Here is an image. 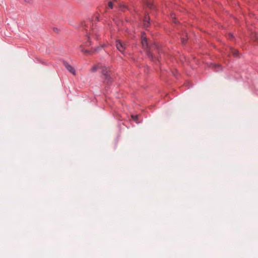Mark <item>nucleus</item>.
<instances>
[{
	"mask_svg": "<svg viewBox=\"0 0 258 258\" xmlns=\"http://www.w3.org/2000/svg\"><path fill=\"white\" fill-rule=\"evenodd\" d=\"M89 23H90V26H91V24H92V26H91L92 33L91 34L92 35H94L96 37V39H97L99 34L97 33V32L95 30V29L94 28H93V23L91 22H89Z\"/></svg>",
	"mask_w": 258,
	"mask_h": 258,
	"instance_id": "423d86ee",
	"label": "nucleus"
},
{
	"mask_svg": "<svg viewBox=\"0 0 258 258\" xmlns=\"http://www.w3.org/2000/svg\"><path fill=\"white\" fill-rule=\"evenodd\" d=\"M57 28H55V29H54V31H55H55H57Z\"/></svg>",
	"mask_w": 258,
	"mask_h": 258,
	"instance_id": "a878e982",
	"label": "nucleus"
},
{
	"mask_svg": "<svg viewBox=\"0 0 258 258\" xmlns=\"http://www.w3.org/2000/svg\"><path fill=\"white\" fill-rule=\"evenodd\" d=\"M218 67L219 68V69H220V70H221V69H222V68H221V66L218 65Z\"/></svg>",
	"mask_w": 258,
	"mask_h": 258,
	"instance_id": "4be33fe9",
	"label": "nucleus"
},
{
	"mask_svg": "<svg viewBox=\"0 0 258 258\" xmlns=\"http://www.w3.org/2000/svg\"><path fill=\"white\" fill-rule=\"evenodd\" d=\"M108 7L110 9H112L113 8V3L112 2H109L108 3Z\"/></svg>",
	"mask_w": 258,
	"mask_h": 258,
	"instance_id": "4468645a",
	"label": "nucleus"
},
{
	"mask_svg": "<svg viewBox=\"0 0 258 258\" xmlns=\"http://www.w3.org/2000/svg\"><path fill=\"white\" fill-rule=\"evenodd\" d=\"M87 39H88V43H89V44L88 45H91V42H90V36H87Z\"/></svg>",
	"mask_w": 258,
	"mask_h": 258,
	"instance_id": "f3484780",
	"label": "nucleus"
},
{
	"mask_svg": "<svg viewBox=\"0 0 258 258\" xmlns=\"http://www.w3.org/2000/svg\"><path fill=\"white\" fill-rule=\"evenodd\" d=\"M84 53L86 54H89L91 53V51L88 49H86L84 51Z\"/></svg>",
	"mask_w": 258,
	"mask_h": 258,
	"instance_id": "dca6fc26",
	"label": "nucleus"
},
{
	"mask_svg": "<svg viewBox=\"0 0 258 258\" xmlns=\"http://www.w3.org/2000/svg\"><path fill=\"white\" fill-rule=\"evenodd\" d=\"M57 28H55V29H54V31H55H55H57Z\"/></svg>",
	"mask_w": 258,
	"mask_h": 258,
	"instance_id": "bb28decb",
	"label": "nucleus"
},
{
	"mask_svg": "<svg viewBox=\"0 0 258 258\" xmlns=\"http://www.w3.org/2000/svg\"><path fill=\"white\" fill-rule=\"evenodd\" d=\"M186 41V39L185 38H182V42L183 43H185Z\"/></svg>",
	"mask_w": 258,
	"mask_h": 258,
	"instance_id": "6ab92c4d",
	"label": "nucleus"
},
{
	"mask_svg": "<svg viewBox=\"0 0 258 258\" xmlns=\"http://www.w3.org/2000/svg\"><path fill=\"white\" fill-rule=\"evenodd\" d=\"M98 67L97 66L95 65L92 67L91 70L93 72H95L98 70Z\"/></svg>",
	"mask_w": 258,
	"mask_h": 258,
	"instance_id": "f8f14e48",
	"label": "nucleus"
},
{
	"mask_svg": "<svg viewBox=\"0 0 258 258\" xmlns=\"http://www.w3.org/2000/svg\"><path fill=\"white\" fill-rule=\"evenodd\" d=\"M105 44L101 45L98 47L94 48V51L96 52H98L101 50L103 47L105 46Z\"/></svg>",
	"mask_w": 258,
	"mask_h": 258,
	"instance_id": "9d476101",
	"label": "nucleus"
},
{
	"mask_svg": "<svg viewBox=\"0 0 258 258\" xmlns=\"http://www.w3.org/2000/svg\"><path fill=\"white\" fill-rule=\"evenodd\" d=\"M174 22L175 23H177V21L176 20H174Z\"/></svg>",
	"mask_w": 258,
	"mask_h": 258,
	"instance_id": "5701e85b",
	"label": "nucleus"
},
{
	"mask_svg": "<svg viewBox=\"0 0 258 258\" xmlns=\"http://www.w3.org/2000/svg\"><path fill=\"white\" fill-rule=\"evenodd\" d=\"M132 117L135 121H137L138 118V116L137 115H132Z\"/></svg>",
	"mask_w": 258,
	"mask_h": 258,
	"instance_id": "ddd939ff",
	"label": "nucleus"
},
{
	"mask_svg": "<svg viewBox=\"0 0 258 258\" xmlns=\"http://www.w3.org/2000/svg\"><path fill=\"white\" fill-rule=\"evenodd\" d=\"M116 46L117 49L122 53L124 54V50L126 47V44L124 42H122L120 40L116 41Z\"/></svg>",
	"mask_w": 258,
	"mask_h": 258,
	"instance_id": "f03ea898",
	"label": "nucleus"
},
{
	"mask_svg": "<svg viewBox=\"0 0 258 258\" xmlns=\"http://www.w3.org/2000/svg\"><path fill=\"white\" fill-rule=\"evenodd\" d=\"M79 48L80 49V50L84 53V51H85L86 49L84 48H83V47L81 45L80 46Z\"/></svg>",
	"mask_w": 258,
	"mask_h": 258,
	"instance_id": "2eb2a0df",
	"label": "nucleus"
},
{
	"mask_svg": "<svg viewBox=\"0 0 258 258\" xmlns=\"http://www.w3.org/2000/svg\"><path fill=\"white\" fill-rule=\"evenodd\" d=\"M94 19H95L96 20H97V21H100V20H99V16H95V18H94Z\"/></svg>",
	"mask_w": 258,
	"mask_h": 258,
	"instance_id": "a211bd4d",
	"label": "nucleus"
},
{
	"mask_svg": "<svg viewBox=\"0 0 258 258\" xmlns=\"http://www.w3.org/2000/svg\"><path fill=\"white\" fill-rule=\"evenodd\" d=\"M144 25L145 28H148L150 25V18L148 15H146L144 17Z\"/></svg>",
	"mask_w": 258,
	"mask_h": 258,
	"instance_id": "39448f33",
	"label": "nucleus"
},
{
	"mask_svg": "<svg viewBox=\"0 0 258 258\" xmlns=\"http://www.w3.org/2000/svg\"><path fill=\"white\" fill-rule=\"evenodd\" d=\"M113 1H114V2H117V1H118V0H113Z\"/></svg>",
	"mask_w": 258,
	"mask_h": 258,
	"instance_id": "393cba45",
	"label": "nucleus"
},
{
	"mask_svg": "<svg viewBox=\"0 0 258 258\" xmlns=\"http://www.w3.org/2000/svg\"><path fill=\"white\" fill-rule=\"evenodd\" d=\"M231 53H232L233 56H234L235 57H238V56L239 51H238V50L235 49H234L233 48H231Z\"/></svg>",
	"mask_w": 258,
	"mask_h": 258,
	"instance_id": "0eeeda50",
	"label": "nucleus"
},
{
	"mask_svg": "<svg viewBox=\"0 0 258 258\" xmlns=\"http://www.w3.org/2000/svg\"><path fill=\"white\" fill-rule=\"evenodd\" d=\"M141 43L143 48L146 50V53L148 57L151 60L155 62H159L158 58H157L151 52L148 50V43L147 38L145 35V32L142 33Z\"/></svg>",
	"mask_w": 258,
	"mask_h": 258,
	"instance_id": "f257e3e1",
	"label": "nucleus"
},
{
	"mask_svg": "<svg viewBox=\"0 0 258 258\" xmlns=\"http://www.w3.org/2000/svg\"><path fill=\"white\" fill-rule=\"evenodd\" d=\"M63 63L64 66L65 67L66 69L69 71L70 73L73 74V75L76 74V70L75 69L71 66L67 61H63Z\"/></svg>",
	"mask_w": 258,
	"mask_h": 258,
	"instance_id": "20e7f679",
	"label": "nucleus"
},
{
	"mask_svg": "<svg viewBox=\"0 0 258 258\" xmlns=\"http://www.w3.org/2000/svg\"><path fill=\"white\" fill-rule=\"evenodd\" d=\"M229 36L231 37H233V35L232 33H230L229 34Z\"/></svg>",
	"mask_w": 258,
	"mask_h": 258,
	"instance_id": "412c9836",
	"label": "nucleus"
},
{
	"mask_svg": "<svg viewBox=\"0 0 258 258\" xmlns=\"http://www.w3.org/2000/svg\"><path fill=\"white\" fill-rule=\"evenodd\" d=\"M24 1L27 3H30L32 1V0H24Z\"/></svg>",
	"mask_w": 258,
	"mask_h": 258,
	"instance_id": "aec40b11",
	"label": "nucleus"
},
{
	"mask_svg": "<svg viewBox=\"0 0 258 258\" xmlns=\"http://www.w3.org/2000/svg\"><path fill=\"white\" fill-rule=\"evenodd\" d=\"M256 40H258V35L256 36Z\"/></svg>",
	"mask_w": 258,
	"mask_h": 258,
	"instance_id": "b1692460",
	"label": "nucleus"
},
{
	"mask_svg": "<svg viewBox=\"0 0 258 258\" xmlns=\"http://www.w3.org/2000/svg\"><path fill=\"white\" fill-rule=\"evenodd\" d=\"M153 47L157 50L159 53L162 52V48L159 44L157 43H154Z\"/></svg>",
	"mask_w": 258,
	"mask_h": 258,
	"instance_id": "6e6552de",
	"label": "nucleus"
},
{
	"mask_svg": "<svg viewBox=\"0 0 258 258\" xmlns=\"http://www.w3.org/2000/svg\"><path fill=\"white\" fill-rule=\"evenodd\" d=\"M118 7L119 10H122L126 8L125 6L121 3H118Z\"/></svg>",
	"mask_w": 258,
	"mask_h": 258,
	"instance_id": "9b49d317",
	"label": "nucleus"
},
{
	"mask_svg": "<svg viewBox=\"0 0 258 258\" xmlns=\"http://www.w3.org/2000/svg\"><path fill=\"white\" fill-rule=\"evenodd\" d=\"M147 7L150 8V9H152V10H154L155 9V6H154V5L151 2H147Z\"/></svg>",
	"mask_w": 258,
	"mask_h": 258,
	"instance_id": "1a4fd4ad",
	"label": "nucleus"
},
{
	"mask_svg": "<svg viewBox=\"0 0 258 258\" xmlns=\"http://www.w3.org/2000/svg\"><path fill=\"white\" fill-rule=\"evenodd\" d=\"M102 74L104 76V79L106 81L108 82H111V78L109 74V71L107 68L104 67L102 69Z\"/></svg>",
	"mask_w": 258,
	"mask_h": 258,
	"instance_id": "7ed1b4c3",
	"label": "nucleus"
}]
</instances>
